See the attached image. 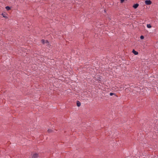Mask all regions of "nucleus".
I'll use <instances>...</instances> for the list:
<instances>
[{"label":"nucleus","mask_w":158,"mask_h":158,"mask_svg":"<svg viewBox=\"0 0 158 158\" xmlns=\"http://www.w3.org/2000/svg\"><path fill=\"white\" fill-rule=\"evenodd\" d=\"M38 154L36 153L31 154L32 158H37L38 157Z\"/></svg>","instance_id":"f257e3e1"},{"label":"nucleus","mask_w":158,"mask_h":158,"mask_svg":"<svg viewBox=\"0 0 158 158\" xmlns=\"http://www.w3.org/2000/svg\"><path fill=\"white\" fill-rule=\"evenodd\" d=\"M145 3L147 5H149L151 4L152 2L150 0H146L145 1Z\"/></svg>","instance_id":"f03ea898"},{"label":"nucleus","mask_w":158,"mask_h":158,"mask_svg":"<svg viewBox=\"0 0 158 158\" xmlns=\"http://www.w3.org/2000/svg\"><path fill=\"white\" fill-rule=\"evenodd\" d=\"M139 6V4H134L133 6V7L135 8V9H136V8H137V7L138 6Z\"/></svg>","instance_id":"7ed1b4c3"},{"label":"nucleus","mask_w":158,"mask_h":158,"mask_svg":"<svg viewBox=\"0 0 158 158\" xmlns=\"http://www.w3.org/2000/svg\"><path fill=\"white\" fill-rule=\"evenodd\" d=\"M77 106L78 107L80 106L81 105V103L80 102L78 101H77Z\"/></svg>","instance_id":"20e7f679"},{"label":"nucleus","mask_w":158,"mask_h":158,"mask_svg":"<svg viewBox=\"0 0 158 158\" xmlns=\"http://www.w3.org/2000/svg\"><path fill=\"white\" fill-rule=\"evenodd\" d=\"M132 52L135 55H137L138 54V52L135 51L134 49L132 51Z\"/></svg>","instance_id":"39448f33"},{"label":"nucleus","mask_w":158,"mask_h":158,"mask_svg":"<svg viewBox=\"0 0 158 158\" xmlns=\"http://www.w3.org/2000/svg\"><path fill=\"white\" fill-rule=\"evenodd\" d=\"M110 96H112L113 95H114V96L115 97H117V96H116V94L114 93H110Z\"/></svg>","instance_id":"423d86ee"},{"label":"nucleus","mask_w":158,"mask_h":158,"mask_svg":"<svg viewBox=\"0 0 158 158\" xmlns=\"http://www.w3.org/2000/svg\"><path fill=\"white\" fill-rule=\"evenodd\" d=\"M5 8L7 10H9L10 9V7L9 6H6Z\"/></svg>","instance_id":"0eeeda50"},{"label":"nucleus","mask_w":158,"mask_h":158,"mask_svg":"<svg viewBox=\"0 0 158 158\" xmlns=\"http://www.w3.org/2000/svg\"><path fill=\"white\" fill-rule=\"evenodd\" d=\"M2 15L3 17L5 18H6V19L8 18V17L5 15V14H4L2 13Z\"/></svg>","instance_id":"6e6552de"},{"label":"nucleus","mask_w":158,"mask_h":158,"mask_svg":"<svg viewBox=\"0 0 158 158\" xmlns=\"http://www.w3.org/2000/svg\"><path fill=\"white\" fill-rule=\"evenodd\" d=\"M48 133H51L53 131L51 129H48Z\"/></svg>","instance_id":"1a4fd4ad"},{"label":"nucleus","mask_w":158,"mask_h":158,"mask_svg":"<svg viewBox=\"0 0 158 158\" xmlns=\"http://www.w3.org/2000/svg\"><path fill=\"white\" fill-rule=\"evenodd\" d=\"M41 42L43 44H44L45 43V40L44 39L42 40H41Z\"/></svg>","instance_id":"9d476101"},{"label":"nucleus","mask_w":158,"mask_h":158,"mask_svg":"<svg viewBox=\"0 0 158 158\" xmlns=\"http://www.w3.org/2000/svg\"><path fill=\"white\" fill-rule=\"evenodd\" d=\"M147 27L148 28H150L151 27V26L150 24H147Z\"/></svg>","instance_id":"9b49d317"},{"label":"nucleus","mask_w":158,"mask_h":158,"mask_svg":"<svg viewBox=\"0 0 158 158\" xmlns=\"http://www.w3.org/2000/svg\"><path fill=\"white\" fill-rule=\"evenodd\" d=\"M140 38L141 39H144V36H143L141 35V36H140Z\"/></svg>","instance_id":"f8f14e48"},{"label":"nucleus","mask_w":158,"mask_h":158,"mask_svg":"<svg viewBox=\"0 0 158 158\" xmlns=\"http://www.w3.org/2000/svg\"><path fill=\"white\" fill-rule=\"evenodd\" d=\"M48 43V44H49V43L48 42V40H46V41H45V43Z\"/></svg>","instance_id":"ddd939ff"},{"label":"nucleus","mask_w":158,"mask_h":158,"mask_svg":"<svg viewBox=\"0 0 158 158\" xmlns=\"http://www.w3.org/2000/svg\"><path fill=\"white\" fill-rule=\"evenodd\" d=\"M124 1V0H120V2L121 3H123Z\"/></svg>","instance_id":"4468645a"},{"label":"nucleus","mask_w":158,"mask_h":158,"mask_svg":"<svg viewBox=\"0 0 158 158\" xmlns=\"http://www.w3.org/2000/svg\"><path fill=\"white\" fill-rule=\"evenodd\" d=\"M103 11H104V13H106V9H104L103 10Z\"/></svg>","instance_id":"2eb2a0df"}]
</instances>
